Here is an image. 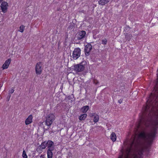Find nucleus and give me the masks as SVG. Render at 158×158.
Returning a JSON list of instances; mask_svg holds the SVG:
<instances>
[{"label": "nucleus", "instance_id": "f257e3e1", "mask_svg": "<svg viewBox=\"0 0 158 158\" xmlns=\"http://www.w3.org/2000/svg\"><path fill=\"white\" fill-rule=\"evenodd\" d=\"M157 72V80L153 91L147 100L146 105L143 108V112L140 116L138 127H139L141 123L146 124L148 120L147 117H151L155 112L154 109L158 106V70Z\"/></svg>", "mask_w": 158, "mask_h": 158}, {"label": "nucleus", "instance_id": "f03ea898", "mask_svg": "<svg viewBox=\"0 0 158 158\" xmlns=\"http://www.w3.org/2000/svg\"><path fill=\"white\" fill-rule=\"evenodd\" d=\"M158 128V118L155 121L151 132L150 133L143 132L141 134L142 137L148 143H152L157 133Z\"/></svg>", "mask_w": 158, "mask_h": 158}, {"label": "nucleus", "instance_id": "7ed1b4c3", "mask_svg": "<svg viewBox=\"0 0 158 158\" xmlns=\"http://www.w3.org/2000/svg\"><path fill=\"white\" fill-rule=\"evenodd\" d=\"M56 118L54 114L51 113L48 114L46 118L45 125L48 126H50Z\"/></svg>", "mask_w": 158, "mask_h": 158}, {"label": "nucleus", "instance_id": "20e7f679", "mask_svg": "<svg viewBox=\"0 0 158 158\" xmlns=\"http://www.w3.org/2000/svg\"><path fill=\"white\" fill-rule=\"evenodd\" d=\"M43 70L42 64L41 62H38L35 66V72L37 74L40 75Z\"/></svg>", "mask_w": 158, "mask_h": 158}, {"label": "nucleus", "instance_id": "39448f33", "mask_svg": "<svg viewBox=\"0 0 158 158\" xmlns=\"http://www.w3.org/2000/svg\"><path fill=\"white\" fill-rule=\"evenodd\" d=\"M8 7V4L6 2H2L0 6L2 12L4 13H6L7 11Z\"/></svg>", "mask_w": 158, "mask_h": 158}, {"label": "nucleus", "instance_id": "423d86ee", "mask_svg": "<svg viewBox=\"0 0 158 158\" xmlns=\"http://www.w3.org/2000/svg\"><path fill=\"white\" fill-rule=\"evenodd\" d=\"M92 49V46L90 44H87L85 47V52L86 56H88L90 54V52Z\"/></svg>", "mask_w": 158, "mask_h": 158}, {"label": "nucleus", "instance_id": "0eeeda50", "mask_svg": "<svg viewBox=\"0 0 158 158\" xmlns=\"http://www.w3.org/2000/svg\"><path fill=\"white\" fill-rule=\"evenodd\" d=\"M79 57V48H75L74 50L73 54V57L74 60L77 59Z\"/></svg>", "mask_w": 158, "mask_h": 158}, {"label": "nucleus", "instance_id": "6e6552de", "mask_svg": "<svg viewBox=\"0 0 158 158\" xmlns=\"http://www.w3.org/2000/svg\"><path fill=\"white\" fill-rule=\"evenodd\" d=\"M11 61V60L10 58L8 59L7 60L2 66V69H7Z\"/></svg>", "mask_w": 158, "mask_h": 158}, {"label": "nucleus", "instance_id": "1a4fd4ad", "mask_svg": "<svg viewBox=\"0 0 158 158\" xmlns=\"http://www.w3.org/2000/svg\"><path fill=\"white\" fill-rule=\"evenodd\" d=\"M46 144L47 148H48V150H53L54 149V147L53 146L54 143L50 140H48L46 142Z\"/></svg>", "mask_w": 158, "mask_h": 158}, {"label": "nucleus", "instance_id": "9d476101", "mask_svg": "<svg viewBox=\"0 0 158 158\" xmlns=\"http://www.w3.org/2000/svg\"><path fill=\"white\" fill-rule=\"evenodd\" d=\"M33 117L32 115H29L26 119L25 123L26 125H29L32 122Z\"/></svg>", "mask_w": 158, "mask_h": 158}, {"label": "nucleus", "instance_id": "9b49d317", "mask_svg": "<svg viewBox=\"0 0 158 158\" xmlns=\"http://www.w3.org/2000/svg\"><path fill=\"white\" fill-rule=\"evenodd\" d=\"M144 149L142 148L139 150L138 154L135 156L134 158H143Z\"/></svg>", "mask_w": 158, "mask_h": 158}, {"label": "nucleus", "instance_id": "f8f14e48", "mask_svg": "<svg viewBox=\"0 0 158 158\" xmlns=\"http://www.w3.org/2000/svg\"><path fill=\"white\" fill-rule=\"evenodd\" d=\"M86 62L85 61H83L80 63V72L84 70L86 66Z\"/></svg>", "mask_w": 158, "mask_h": 158}, {"label": "nucleus", "instance_id": "ddd939ff", "mask_svg": "<svg viewBox=\"0 0 158 158\" xmlns=\"http://www.w3.org/2000/svg\"><path fill=\"white\" fill-rule=\"evenodd\" d=\"M109 2V0H99L98 4L101 5L103 6Z\"/></svg>", "mask_w": 158, "mask_h": 158}, {"label": "nucleus", "instance_id": "4468645a", "mask_svg": "<svg viewBox=\"0 0 158 158\" xmlns=\"http://www.w3.org/2000/svg\"><path fill=\"white\" fill-rule=\"evenodd\" d=\"M89 107L88 106H85L81 108V111L82 113H85L89 109Z\"/></svg>", "mask_w": 158, "mask_h": 158}, {"label": "nucleus", "instance_id": "2eb2a0df", "mask_svg": "<svg viewBox=\"0 0 158 158\" xmlns=\"http://www.w3.org/2000/svg\"><path fill=\"white\" fill-rule=\"evenodd\" d=\"M86 35V32L85 31H81L80 32V40H81L85 38Z\"/></svg>", "mask_w": 158, "mask_h": 158}, {"label": "nucleus", "instance_id": "dca6fc26", "mask_svg": "<svg viewBox=\"0 0 158 158\" xmlns=\"http://www.w3.org/2000/svg\"><path fill=\"white\" fill-rule=\"evenodd\" d=\"M110 139L113 142H114L116 139V136L115 133L112 132L110 135Z\"/></svg>", "mask_w": 158, "mask_h": 158}, {"label": "nucleus", "instance_id": "f3484780", "mask_svg": "<svg viewBox=\"0 0 158 158\" xmlns=\"http://www.w3.org/2000/svg\"><path fill=\"white\" fill-rule=\"evenodd\" d=\"M87 114L85 113L81 114L80 115V120H84L86 118Z\"/></svg>", "mask_w": 158, "mask_h": 158}, {"label": "nucleus", "instance_id": "a211bd4d", "mask_svg": "<svg viewBox=\"0 0 158 158\" xmlns=\"http://www.w3.org/2000/svg\"><path fill=\"white\" fill-rule=\"evenodd\" d=\"M132 37V35L131 34L126 33L125 35V38L126 39L129 41Z\"/></svg>", "mask_w": 158, "mask_h": 158}, {"label": "nucleus", "instance_id": "6ab92c4d", "mask_svg": "<svg viewBox=\"0 0 158 158\" xmlns=\"http://www.w3.org/2000/svg\"><path fill=\"white\" fill-rule=\"evenodd\" d=\"M53 150H47V156L48 158H52V151Z\"/></svg>", "mask_w": 158, "mask_h": 158}, {"label": "nucleus", "instance_id": "aec40b11", "mask_svg": "<svg viewBox=\"0 0 158 158\" xmlns=\"http://www.w3.org/2000/svg\"><path fill=\"white\" fill-rule=\"evenodd\" d=\"M47 147L46 142L45 141L43 142L41 144L40 147L42 149H44Z\"/></svg>", "mask_w": 158, "mask_h": 158}, {"label": "nucleus", "instance_id": "412c9836", "mask_svg": "<svg viewBox=\"0 0 158 158\" xmlns=\"http://www.w3.org/2000/svg\"><path fill=\"white\" fill-rule=\"evenodd\" d=\"M99 119V116L98 115L96 114L94 116V121L95 123L97 122L98 121Z\"/></svg>", "mask_w": 158, "mask_h": 158}, {"label": "nucleus", "instance_id": "4be33fe9", "mask_svg": "<svg viewBox=\"0 0 158 158\" xmlns=\"http://www.w3.org/2000/svg\"><path fill=\"white\" fill-rule=\"evenodd\" d=\"M74 69L76 73H78L79 72V65L77 64L75 65Z\"/></svg>", "mask_w": 158, "mask_h": 158}, {"label": "nucleus", "instance_id": "5701e85b", "mask_svg": "<svg viewBox=\"0 0 158 158\" xmlns=\"http://www.w3.org/2000/svg\"><path fill=\"white\" fill-rule=\"evenodd\" d=\"M25 29V27L23 25H21L19 27V31L21 32H23Z\"/></svg>", "mask_w": 158, "mask_h": 158}, {"label": "nucleus", "instance_id": "b1692460", "mask_svg": "<svg viewBox=\"0 0 158 158\" xmlns=\"http://www.w3.org/2000/svg\"><path fill=\"white\" fill-rule=\"evenodd\" d=\"M22 156L23 158H27V156L25 150L23 151Z\"/></svg>", "mask_w": 158, "mask_h": 158}, {"label": "nucleus", "instance_id": "393cba45", "mask_svg": "<svg viewBox=\"0 0 158 158\" xmlns=\"http://www.w3.org/2000/svg\"><path fill=\"white\" fill-rule=\"evenodd\" d=\"M107 43V40L106 39H103L102 40V43L103 44H106Z\"/></svg>", "mask_w": 158, "mask_h": 158}, {"label": "nucleus", "instance_id": "a878e982", "mask_svg": "<svg viewBox=\"0 0 158 158\" xmlns=\"http://www.w3.org/2000/svg\"><path fill=\"white\" fill-rule=\"evenodd\" d=\"M95 114L94 113H90L89 114V116L91 118L93 117L95 115Z\"/></svg>", "mask_w": 158, "mask_h": 158}, {"label": "nucleus", "instance_id": "bb28decb", "mask_svg": "<svg viewBox=\"0 0 158 158\" xmlns=\"http://www.w3.org/2000/svg\"><path fill=\"white\" fill-rule=\"evenodd\" d=\"M145 150L149 152V148L148 146H146L145 147Z\"/></svg>", "mask_w": 158, "mask_h": 158}, {"label": "nucleus", "instance_id": "cd10ccee", "mask_svg": "<svg viewBox=\"0 0 158 158\" xmlns=\"http://www.w3.org/2000/svg\"><path fill=\"white\" fill-rule=\"evenodd\" d=\"M123 101V99H122V98L118 100V102L119 103L121 104V103Z\"/></svg>", "mask_w": 158, "mask_h": 158}, {"label": "nucleus", "instance_id": "c85d7f7f", "mask_svg": "<svg viewBox=\"0 0 158 158\" xmlns=\"http://www.w3.org/2000/svg\"><path fill=\"white\" fill-rule=\"evenodd\" d=\"M134 142V140H133L132 142H131V148L132 147V145H133Z\"/></svg>", "mask_w": 158, "mask_h": 158}, {"label": "nucleus", "instance_id": "c756f323", "mask_svg": "<svg viewBox=\"0 0 158 158\" xmlns=\"http://www.w3.org/2000/svg\"><path fill=\"white\" fill-rule=\"evenodd\" d=\"M14 90L13 89H12L10 91V93H13L14 92Z\"/></svg>", "mask_w": 158, "mask_h": 158}, {"label": "nucleus", "instance_id": "7c9ffc66", "mask_svg": "<svg viewBox=\"0 0 158 158\" xmlns=\"http://www.w3.org/2000/svg\"><path fill=\"white\" fill-rule=\"evenodd\" d=\"M99 83V82H97V83H96V84H97V85L98 83Z\"/></svg>", "mask_w": 158, "mask_h": 158}, {"label": "nucleus", "instance_id": "2f4dec72", "mask_svg": "<svg viewBox=\"0 0 158 158\" xmlns=\"http://www.w3.org/2000/svg\"><path fill=\"white\" fill-rule=\"evenodd\" d=\"M79 50H80V51H81V50H80V49H79Z\"/></svg>", "mask_w": 158, "mask_h": 158}, {"label": "nucleus", "instance_id": "473e14b6", "mask_svg": "<svg viewBox=\"0 0 158 158\" xmlns=\"http://www.w3.org/2000/svg\"><path fill=\"white\" fill-rule=\"evenodd\" d=\"M2 1L1 0H0V3H1V2Z\"/></svg>", "mask_w": 158, "mask_h": 158}]
</instances>
